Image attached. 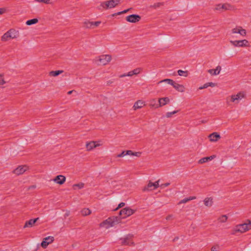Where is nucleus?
Segmentation results:
<instances>
[{
    "mask_svg": "<svg viewBox=\"0 0 251 251\" xmlns=\"http://www.w3.org/2000/svg\"><path fill=\"white\" fill-rule=\"evenodd\" d=\"M121 222V219L118 216H112L103 221L99 224L100 228L108 229L115 226Z\"/></svg>",
    "mask_w": 251,
    "mask_h": 251,
    "instance_id": "obj_1",
    "label": "nucleus"
},
{
    "mask_svg": "<svg viewBox=\"0 0 251 251\" xmlns=\"http://www.w3.org/2000/svg\"><path fill=\"white\" fill-rule=\"evenodd\" d=\"M251 229V221H248V223L239 224L235 226L233 229V234H236L237 232L244 233Z\"/></svg>",
    "mask_w": 251,
    "mask_h": 251,
    "instance_id": "obj_2",
    "label": "nucleus"
},
{
    "mask_svg": "<svg viewBox=\"0 0 251 251\" xmlns=\"http://www.w3.org/2000/svg\"><path fill=\"white\" fill-rule=\"evenodd\" d=\"M136 212L135 209H133L129 207H126L120 210L119 212V215L121 216L120 217L121 220L122 219H125L135 213Z\"/></svg>",
    "mask_w": 251,
    "mask_h": 251,
    "instance_id": "obj_3",
    "label": "nucleus"
},
{
    "mask_svg": "<svg viewBox=\"0 0 251 251\" xmlns=\"http://www.w3.org/2000/svg\"><path fill=\"white\" fill-rule=\"evenodd\" d=\"M120 3V0H110L102 2L100 6L105 9H110L116 7Z\"/></svg>",
    "mask_w": 251,
    "mask_h": 251,
    "instance_id": "obj_4",
    "label": "nucleus"
},
{
    "mask_svg": "<svg viewBox=\"0 0 251 251\" xmlns=\"http://www.w3.org/2000/svg\"><path fill=\"white\" fill-rule=\"evenodd\" d=\"M120 244L124 246H131L133 245L134 243L132 241V236L128 235L124 238L120 239Z\"/></svg>",
    "mask_w": 251,
    "mask_h": 251,
    "instance_id": "obj_5",
    "label": "nucleus"
},
{
    "mask_svg": "<svg viewBox=\"0 0 251 251\" xmlns=\"http://www.w3.org/2000/svg\"><path fill=\"white\" fill-rule=\"evenodd\" d=\"M141 154V152H133L131 150H127L123 151L121 153L117 154L116 157H124L126 155H132L139 157Z\"/></svg>",
    "mask_w": 251,
    "mask_h": 251,
    "instance_id": "obj_6",
    "label": "nucleus"
},
{
    "mask_svg": "<svg viewBox=\"0 0 251 251\" xmlns=\"http://www.w3.org/2000/svg\"><path fill=\"white\" fill-rule=\"evenodd\" d=\"M100 141H90L87 142L86 144V148L87 151H90L92 150L94 148L100 146L102 145Z\"/></svg>",
    "mask_w": 251,
    "mask_h": 251,
    "instance_id": "obj_7",
    "label": "nucleus"
},
{
    "mask_svg": "<svg viewBox=\"0 0 251 251\" xmlns=\"http://www.w3.org/2000/svg\"><path fill=\"white\" fill-rule=\"evenodd\" d=\"M28 169V167L26 165L19 166L12 171V173L17 176H19L23 174Z\"/></svg>",
    "mask_w": 251,
    "mask_h": 251,
    "instance_id": "obj_8",
    "label": "nucleus"
},
{
    "mask_svg": "<svg viewBox=\"0 0 251 251\" xmlns=\"http://www.w3.org/2000/svg\"><path fill=\"white\" fill-rule=\"evenodd\" d=\"M232 8V5L228 3L218 4L215 6V10L223 12V11L231 10Z\"/></svg>",
    "mask_w": 251,
    "mask_h": 251,
    "instance_id": "obj_9",
    "label": "nucleus"
},
{
    "mask_svg": "<svg viewBox=\"0 0 251 251\" xmlns=\"http://www.w3.org/2000/svg\"><path fill=\"white\" fill-rule=\"evenodd\" d=\"M230 43L234 47H247L248 41L244 39L241 40L230 41Z\"/></svg>",
    "mask_w": 251,
    "mask_h": 251,
    "instance_id": "obj_10",
    "label": "nucleus"
},
{
    "mask_svg": "<svg viewBox=\"0 0 251 251\" xmlns=\"http://www.w3.org/2000/svg\"><path fill=\"white\" fill-rule=\"evenodd\" d=\"M159 187V180L153 183L150 181L147 186H145L143 189V191L153 190Z\"/></svg>",
    "mask_w": 251,
    "mask_h": 251,
    "instance_id": "obj_11",
    "label": "nucleus"
},
{
    "mask_svg": "<svg viewBox=\"0 0 251 251\" xmlns=\"http://www.w3.org/2000/svg\"><path fill=\"white\" fill-rule=\"evenodd\" d=\"M111 60V56L109 55H102L100 56L99 62V64L105 65L107 64Z\"/></svg>",
    "mask_w": 251,
    "mask_h": 251,
    "instance_id": "obj_12",
    "label": "nucleus"
},
{
    "mask_svg": "<svg viewBox=\"0 0 251 251\" xmlns=\"http://www.w3.org/2000/svg\"><path fill=\"white\" fill-rule=\"evenodd\" d=\"M141 20V17L137 14H132L126 17V20L130 23H135Z\"/></svg>",
    "mask_w": 251,
    "mask_h": 251,
    "instance_id": "obj_13",
    "label": "nucleus"
},
{
    "mask_svg": "<svg viewBox=\"0 0 251 251\" xmlns=\"http://www.w3.org/2000/svg\"><path fill=\"white\" fill-rule=\"evenodd\" d=\"M54 241V238L52 236H48L43 239L41 243V246L44 249H46L47 246L52 243Z\"/></svg>",
    "mask_w": 251,
    "mask_h": 251,
    "instance_id": "obj_14",
    "label": "nucleus"
},
{
    "mask_svg": "<svg viewBox=\"0 0 251 251\" xmlns=\"http://www.w3.org/2000/svg\"><path fill=\"white\" fill-rule=\"evenodd\" d=\"M53 181L56 184L62 185L66 181V177L63 175H58L53 179Z\"/></svg>",
    "mask_w": 251,
    "mask_h": 251,
    "instance_id": "obj_15",
    "label": "nucleus"
},
{
    "mask_svg": "<svg viewBox=\"0 0 251 251\" xmlns=\"http://www.w3.org/2000/svg\"><path fill=\"white\" fill-rule=\"evenodd\" d=\"M231 31L232 33H239L242 36H245L247 33L246 30L241 26L233 28Z\"/></svg>",
    "mask_w": 251,
    "mask_h": 251,
    "instance_id": "obj_16",
    "label": "nucleus"
},
{
    "mask_svg": "<svg viewBox=\"0 0 251 251\" xmlns=\"http://www.w3.org/2000/svg\"><path fill=\"white\" fill-rule=\"evenodd\" d=\"M170 102V99L168 97L160 98L158 100V105L156 106V108L162 107Z\"/></svg>",
    "mask_w": 251,
    "mask_h": 251,
    "instance_id": "obj_17",
    "label": "nucleus"
},
{
    "mask_svg": "<svg viewBox=\"0 0 251 251\" xmlns=\"http://www.w3.org/2000/svg\"><path fill=\"white\" fill-rule=\"evenodd\" d=\"M208 138L211 142H217L221 138V136L217 132H213L208 136Z\"/></svg>",
    "mask_w": 251,
    "mask_h": 251,
    "instance_id": "obj_18",
    "label": "nucleus"
},
{
    "mask_svg": "<svg viewBox=\"0 0 251 251\" xmlns=\"http://www.w3.org/2000/svg\"><path fill=\"white\" fill-rule=\"evenodd\" d=\"M12 30L10 29L5 33L1 37V40L2 41H6L10 38H14L16 37L15 36H12L11 35Z\"/></svg>",
    "mask_w": 251,
    "mask_h": 251,
    "instance_id": "obj_19",
    "label": "nucleus"
},
{
    "mask_svg": "<svg viewBox=\"0 0 251 251\" xmlns=\"http://www.w3.org/2000/svg\"><path fill=\"white\" fill-rule=\"evenodd\" d=\"M245 95L243 92H239L237 95H233L231 96V101L232 102H235L236 100H241L244 98Z\"/></svg>",
    "mask_w": 251,
    "mask_h": 251,
    "instance_id": "obj_20",
    "label": "nucleus"
},
{
    "mask_svg": "<svg viewBox=\"0 0 251 251\" xmlns=\"http://www.w3.org/2000/svg\"><path fill=\"white\" fill-rule=\"evenodd\" d=\"M39 219V218H37L34 219H30L29 221H26L24 226V228H26L29 227H32L35 223Z\"/></svg>",
    "mask_w": 251,
    "mask_h": 251,
    "instance_id": "obj_21",
    "label": "nucleus"
},
{
    "mask_svg": "<svg viewBox=\"0 0 251 251\" xmlns=\"http://www.w3.org/2000/svg\"><path fill=\"white\" fill-rule=\"evenodd\" d=\"M144 106H145V102L141 100H139L135 102L133 108L134 110H136L138 109L141 108Z\"/></svg>",
    "mask_w": 251,
    "mask_h": 251,
    "instance_id": "obj_22",
    "label": "nucleus"
},
{
    "mask_svg": "<svg viewBox=\"0 0 251 251\" xmlns=\"http://www.w3.org/2000/svg\"><path fill=\"white\" fill-rule=\"evenodd\" d=\"M172 86L178 92H183L185 91V88L183 85L177 83L175 81L174 82L173 85H172Z\"/></svg>",
    "mask_w": 251,
    "mask_h": 251,
    "instance_id": "obj_23",
    "label": "nucleus"
},
{
    "mask_svg": "<svg viewBox=\"0 0 251 251\" xmlns=\"http://www.w3.org/2000/svg\"><path fill=\"white\" fill-rule=\"evenodd\" d=\"M203 203L205 206L207 207H211L213 203V200L211 197L205 198L203 200Z\"/></svg>",
    "mask_w": 251,
    "mask_h": 251,
    "instance_id": "obj_24",
    "label": "nucleus"
},
{
    "mask_svg": "<svg viewBox=\"0 0 251 251\" xmlns=\"http://www.w3.org/2000/svg\"><path fill=\"white\" fill-rule=\"evenodd\" d=\"M221 70V67L220 66H218L216 67V69H209L208 70V72L211 75H219Z\"/></svg>",
    "mask_w": 251,
    "mask_h": 251,
    "instance_id": "obj_25",
    "label": "nucleus"
},
{
    "mask_svg": "<svg viewBox=\"0 0 251 251\" xmlns=\"http://www.w3.org/2000/svg\"><path fill=\"white\" fill-rule=\"evenodd\" d=\"M80 213L83 216H86L90 215L91 211L89 208H85L81 210Z\"/></svg>",
    "mask_w": 251,
    "mask_h": 251,
    "instance_id": "obj_26",
    "label": "nucleus"
},
{
    "mask_svg": "<svg viewBox=\"0 0 251 251\" xmlns=\"http://www.w3.org/2000/svg\"><path fill=\"white\" fill-rule=\"evenodd\" d=\"M63 72V71L62 70L52 71L50 72L49 74L50 76H56L62 74Z\"/></svg>",
    "mask_w": 251,
    "mask_h": 251,
    "instance_id": "obj_27",
    "label": "nucleus"
},
{
    "mask_svg": "<svg viewBox=\"0 0 251 251\" xmlns=\"http://www.w3.org/2000/svg\"><path fill=\"white\" fill-rule=\"evenodd\" d=\"M38 22V20L36 18H34V19L27 20L26 22V24L28 25H30L37 23Z\"/></svg>",
    "mask_w": 251,
    "mask_h": 251,
    "instance_id": "obj_28",
    "label": "nucleus"
},
{
    "mask_svg": "<svg viewBox=\"0 0 251 251\" xmlns=\"http://www.w3.org/2000/svg\"><path fill=\"white\" fill-rule=\"evenodd\" d=\"M227 216L226 215H224L219 217L218 220L219 222L224 223H226L227 221Z\"/></svg>",
    "mask_w": 251,
    "mask_h": 251,
    "instance_id": "obj_29",
    "label": "nucleus"
},
{
    "mask_svg": "<svg viewBox=\"0 0 251 251\" xmlns=\"http://www.w3.org/2000/svg\"><path fill=\"white\" fill-rule=\"evenodd\" d=\"M177 73L179 76H183L186 77L188 75V72L187 71H184L181 70H179L177 71Z\"/></svg>",
    "mask_w": 251,
    "mask_h": 251,
    "instance_id": "obj_30",
    "label": "nucleus"
},
{
    "mask_svg": "<svg viewBox=\"0 0 251 251\" xmlns=\"http://www.w3.org/2000/svg\"><path fill=\"white\" fill-rule=\"evenodd\" d=\"M174 82V81L173 79L167 78V79H164L162 80L159 81L158 83L159 84V83H161L162 82H167L169 84L172 85H173Z\"/></svg>",
    "mask_w": 251,
    "mask_h": 251,
    "instance_id": "obj_31",
    "label": "nucleus"
},
{
    "mask_svg": "<svg viewBox=\"0 0 251 251\" xmlns=\"http://www.w3.org/2000/svg\"><path fill=\"white\" fill-rule=\"evenodd\" d=\"M213 158H201L198 161L199 164H203L204 163L207 162L211 160Z\"/></svg>",
    "mask_w": 251,
    "mask_h": 251,
    "instance_id": "obj_32",
    "label": "nucleus"
},
{
    "mask_svg": "<svg viewBox=\"0 0 251 251\" xmlns=\"http://www.w3.org/2000/svg\"><path fill=\"white\" fill-rule=\"evenodd\" d=\"M84 26L87 28H93L92 25V22L86 21L84 23Z\"/></svg>",
    "mask_w": 251,
    "mask_h": 251,
    "instance_id": "obj_33",
    "label": "nucleus"
},
{
    "mask_svg": "<svg viewBox=\"0 0 251 251\" xmlns=\"http://www.w3.org/2000/svg\"><path fill=\"white\" fill-rule=\"evenodd\" d=\"M142 71V69L141 68H137L132 70V72L134 75L139 74Z\"/></svg>",
    "mask_w": 251,
    "mask_h": 251,
    "instance_id": "obj_34",
    "label": "nucleus"
},
{
    "mask_svg": "<svg viewBox=\"0 0 251 251\" xmlns=\"http://www.w3.org/2000/svg\"><path fill=\"white\" fill-rule=\"evenodd\" d=\"M149 105L151 107H154L155 108H156V106L158 105V104L156 103V100L155 99H153L151 100Z\"/></svg>",
    "mask_w": 251,
    "mask_h": 251,
    "instance_id": "obj_35",
    "label": "nucleus"
},
{
    "mask_svg": "<svg viewBox=\"0 0 251 251\" xmlns=\"http://www.w3.org/2000/svg\"><path fill=\"white\" fill-rule=\"evenodd\" d=\"M178 112V110H175L173 112H168L166 114V117L167 118H170L173 114H176Z\"/></svg>",
    "mask_w": 251,
    "mask_h": 251,
    "instance_id": "obj_36",
    "label": "nucleus"
},
{
    "mask_svg": "<svg viewBox=\"0 0 251 251\" xmlns=\"http://www.w3.org/2000/svg\"><path fill=\"white\" fill-rule=\"evenodd\" d=\"M220 247L219 245L216 244L213 246L211 248V251H219Z\"/></svg>",
    "mask_w": 251,
    "mask_h": 251,
    "instance_id": "obj_37",
    "label": "nucleus"
},
{
    "mask_svg": "<svg viewBox=\"0 0 251 251\" xmlns=\"http://www.w3.org/2000/svg\"><path fill=\"white\" fill-rule=\"evenodd\" d=\"M163 5V3H162V2H157V3H154L153 5H151V7H153L154 8H157L158 7H159L160 6H162Z\"/></svg>",
    "mask_w": 251,
    "mask_h": 251,
    "instance_id": "obj_38",
    "label": "nucleus"
},
{
    "mask_svg": "<svg viewBox=\"0 0 251 251\" xmlns=\"http://www.w3.org/2000/svg\"><path fill=\"white\" fill-rule=\"evenodd\" d=\"M84 184L83 183L76 184L73 185V188H75V187H78L79 189H81L83 187Z\"/></svg>",
    "mask_w": 251,
    "mask_h": 251,
    "instance_id": "obj_39",
    "label": "nucleus"
},
{
    "mask_svg": "<svg viewBox=\"0 0 251 251\" xmlns=\"http://www.w3.org/2000/svg\"><path fill=\"white\" fill-rule=\"evenodd\" d=\"M100 21H97V22H92V25H93V27H97V26H98L100 24Z\"/></svg>",
    "mask_w": 251,
    "mask_h": 251,
    "instance_id": "obj_40",
    "label": "nucleus"
},
{
    "mask_svg": "<svg viewBox=\"0 0 251 251\" xmlns=\"http://www.w3.org/2000/svg\"><path fill=\"white\" fill-rule=\"evenodd\" d=\"M188 201H189L188 199V198H185V199L181 200L179 202L178 204H182V203H186V202H187Z\"/></svg>",
    "mask_w": 251,
    "mask_h": 251,
    "instance_id": "obj_41",
    "label": "nucleus"
},
{
    "mask_svg": "<svg viewBox=\"0 0 251 251\" xmlns=\"http://www.w3.org/2000/svg\"><path fill=\"white\" fill-rule=\"evenodd\" d=\"M5 83V81H4L3 76L1 75H0V85H3Z\"/></svg>",
    "mask_w": 251,
    "mask_h": 251,
    "instance_id": "obj_42",
    "label": "nucleus"
},
{
    "mask_svg": "<svg viewBox=\"0 0 251 251\" xmlns=\"http://www.w3.org/2000/svg\"><path fill=\"white\" fill-rule=\"evenodd\" d=\"M38 2H42L47 4H49L50 3V0H35Z\"/></svg>",
    "mask_w": 251,
    "mask_h": 251,
    "instance_id": "obj_43",
    "label": "nucleus"
},
{
    "mask_svg": "<svg viewBox=\"0 0 251 251\" xmlns=\"http://www.w3.org/2000/svg\"><path fill=\"white\" fill-rule=\"evenodd\" d=\"M125 205V203L124 202H121L118 206V207L115 209V210H117L118 209L123 207Z\"/></svg>",
    "mask_w": 251,
    "mask_h": 251,
    "instance_id": "obj_44",
    "label": "nucleus"
},
{
    "mask_svg": "<svg viewBox=\"0 0 251 251\" xmlns=\"http://www.w3.org/2000/svg\"><path fill=\"white\" fill-rule=\"evenodd\" d=\"M207 83L208 87L210 86V87H215L216 86V83H213L212 82H207Z\"/></svg>",
    "mask_w": 251,
    "mask_h": 251,
    "instance_id": "obj_45",
    "label": "nucleus"
},
{
    "mask_svg": "<svg viewBox=\"0 0 251 251\" xmlns=\"http://www.w3.org/2000/svg\"><path fill=\"white\" fill-rule=\"evenodd\" d=\"M131 8H128L127 9H126V10H124L122 11H120V12H118V14H124V13H126V12H127L128 11H129V10Z\"/></svg>",
    "mask_w": 251,
    "mask_h": 251,
    "instance_id": "obj_46",
    "label": "nucleus"
},
{
    "mask_svg": "<svg viewBox=\"0 0 251 251\" xmlns=\"http://www.w3.org/2000/svg\"><path fill=\"white\" fill-rule=\"evenodd\" d=\"M173 215L171 214V215H168L166 217V220L169 221V220H172L173 219Z\"/></svg>",
    "mask_w": 251,
    "mask_h": 251,
    "instance_id": "obj_47",
    "label": "nucleus"
},
{
    "mask_svg": "<svg viewBox=\"0 0 251 251\" xmlns=\"http://www.w3.org/2000/svg\"><path fill=\"white\" fill-rule=\"evenodd\" d=\"M207 87H208L207 83H206L203 86H201L200 87H199V89L201 90V89L206 88Z\"/></svg>",
    "mask_w": 251,
    "mask_h": 251,
    "instance_id": "obj_48",
    "label": "nucleus"
},
{
    "mask_svg": "<svg viewBox=\"0 0 251 251\" xmlns=\"http://www.w3.org/2000/svg\"><path fill=\"white\" fill-rule=\"evenodd\" d=\"M169 185H170V183H165L164 184H162V185H161L160 187L162 188H164L165 187L168 186Z\"/></svg>",
    "mask_w": 251,
    "mask_h": 251,
    "instance_id": "obj_49",
    "label": "nucleus"
},
{
    "mask_svg": "<svg viewBox=\"0 0 251 251\" xmlns=\"http://www.w3.org/2000/svg\"><path fill=\"white\" fill-rule=\"evenodd\" d=\"M133 75H134L132 72V71L129 72L127 74H126V75L128 76H131Z\"/></svg>",
    "mask_w": 251,
    "mask_h": 251,
    "instance_id": "obj_50",
    "label": "nucleus"
},
{
    "mask_svg": "<svg viewBox=\"0 0 251 251\" xmlns=\"http://www.w3.org/2000/svg\"><path fill=\"white\" fill-rule=\"evenodd\" d=\"M188 199L189 201L195 200L196 199V197L195 196H191L189 198H187Z\"/></svg>",
    "mask_w": 251,
    "mask_h": 251,
    "instance_id": "obj_51",
    "label": "nucleus"
},
{
    "mask_svg": "<svg viewBox=\"0 0 251 251\" xmlns=\"http://www.w3.org/2000/svg\"><path fill=\"white\" fill-rule=\"evenodd\" d=\"M4 11L5 10L4 9L0 8V15L3 14L4 12Z\"/></svg>",
    "mask_w": 251,
    "mask_h": 251,
    "instance_id": "obj_52",
    "label": "nucleus"
},
{
    "mask_svg": "<svg viewBox=\"0 0 251 251\" xmlns=\"http://www.w3.org/2000/svg\"><path fill=\"white\" fill-rule=\"evenodd\" d=\"M126 74H123V75H120V77H125V76H126Z\"/></svg>",
    "mask_w": 251,
    "mask_h": 251,
    "instance_id": "obj_53",
    "label": "nucleus"
},
{
    "mask_svg": "<svg viewBox=\"0 0 251 251\" xmlns=\"http://www.w3.org/2000/svg\"><path fill=\"white\" fill-rule=\"evenodd\" d=\"M121 15V14H118V12L117 13H114L113 14H112V16H116V15Z\"/></svg>",
    "mask_w": 251,
    "mask_h": 251,
    "instance_id": "obj_54",
    "label": "nucleus"
},
{
    "mask_svg": "<svg viewBox=\"0 0 251 251\" xmlns=\"http://www.w3.org/2000/svg\"><path fill=\"white\" fill-rule=\"evenodd\" d=\"M73 92V90H72V91H70L68 92V95H70L72 93V92Z\"/></svg>",
    "mask_w": 251,
    "mask_h": 251,
    "instance_id": "obj_55",
    "label": "nucleus"
},
{
    "mask_svg": "<svg viewBox=\"0 0 251 251\" xmlns=\"http://www.w3.org/2000/svg\"><path fill=\"white\" fill-rule=\"evenodd\" d=\"M209 157H216V156H215V155H211V156H210Z\"/></svg>",
    "mask_w": 251,
    "mask_h": 251,
    "instance_id": "obj_56",
    "label": "nucleus"
},
{
    "mask_svg": "<svg viewBox=\"0 0 251 251\" xmlns=\"http://www.w3.org/2000/svg\"><path fill=\"white\" fill-rule=\"evenodd\" d=\"M69 215V213H66V215L67 216H68Z\"/></svg>",
    "mask_w": 251,
    "mask_h": 251,
    "instance_id": "obj_57",
    "label": "nucleus"
}]
</instances>
